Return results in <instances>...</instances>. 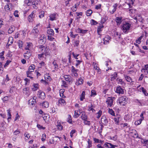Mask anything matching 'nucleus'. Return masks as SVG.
Returning a JSON list of instances; mask_svg holds the SVG:
<instances>
[{
  "mask_svg": "<svg viewBox=\"0 0 148 148\" xmlns=\"http://www.w3.org/2000/svg\"><path fill=\"white\" fill-rule=\"evenodd\" d=\"M38 1L36 0H25V2L28 6L34 5L33 7H35L38 4Z\"/></svg>",
  "mask_w": 148,
  "mask_h": 148,
  "instance_id": "nucleus-3",
  "label": "nucleus"
},
{
  "mask_svg": "<svg viewBox=\"0 0 148 148\" xmlns=\"http://www.w3.org/2000/svg\"><path fill=\"white\" fill-rule=\"evenodd\" d=\"M87 142L88 144V148L91 147L92 146V141H91L90 139H88Z\"/></svg>",
  "mask_w": 148,
  "mask_h": 148,
  "instance_id": "nucleus-56",
  "label": "nucleus"
},
{
  "mask_svg": "<svg viewBox=\"0 0 148 148\" xmlns=\"http://www.w3.org/2000/svg\"><path fill=\"white\" fill-rule=\"evenodd\" d=\"M148 64H146L145 65V66L144 68H143L142 70H141V71L142 72H143V71H147V73H148Z\"/></svg>",
  "mask_w": 148,
  "mask_h": 148,
  "instance_id": "nucleus-37",
  "label": "nucleus"
},
{
  "mask_svg": "<svg viewBox=\"0 0 148 148\" xmlns=\"http://www.w3.org/2000/svg\"><path fill=\"white\" fill-rule=\"evenodd\" d=\"M64 89H61L60 90V97H62L64 98L65 96L64 95Z\"/></svg>",
  "mask_w": 148,
  "mask_h": 148,
  "instance_id": "nucleus-36",
  "label": "nucleus"
},
{
  "mask_svg": "<svg viewBox=\"0 0 148 148\" xmlns=\"http://www.w3.org/2000/svg\"><path fill=\"white\" fill-rule=\"evenodd\" d=\"M4 54V51H3V52L0 53V58L2 60H3L4 57L3 56Z\"/></svg>",
  "mask_w": 148,
  "mask_h": 148,
  "instance_id": "nucleus-62",
  "label": "nucleus"
},
{
  "mask_svg": "<svg viewBox=\"0 0 148 148\" xmlns=\"http://www.w3.org/2000/svg\"><path fill=\"white\" fill-rule=\"evenodd\" d=\"M93 65L94 69L97 70V71L98 73H101V69L97 66V65L96 63L93 62Z\"/></svg>",
  "mask_w": 148,
  "mask_h": 148,
  "instance_id": "nucleus-22",
  "label": "nucleus"
},
{
  "mask_svg": "<svg viewBox=\"0 0 148 148\" xmlns=\"http://www.w3.org/2000/svg\"><path fill=\"white\" fill-rule=\"evenodd\" d=\"M114 120L116 124H119V118H114Z\"/></svg>",
  "mask_w": 148,
  "mask_h": 148,
  "instance_id": "nucleus-58",
  "label": "nucleus"
},
{
  "mask_svg": "<svg viewBox=\"0 0 148 148\" xmlns=\"http://www.w3.org/2000/svg\"><path fill=\"white\" fill-rule=\"evenodd\" d=\"M20 133V132L19 130H16L14 132V135H17L18 134H19Z\"/></svg>",
  "mask_w": 148,
  "mask_h": 148,
  "instance_id": "nucleus-64",
  "label": "nucleus"
},
{
  "mask_svg": "<svg viewBox=\"0 0 148 148\" xmlns=\"http://www.w3.org/2000/svg\"><path fill=\"white\" fill-rule=\"evenodd\" d=\"M35 66L34 64H32L30 66L29 68V70H34L35 68Z\"/></svg>",
  "mask_w": 148,
  "mask_h": 148,
  "instance_id": "nucleus-61",
  "label": "nucleus"
},
{
  "mask_svg": "<svg viewBox=\"0 0 148 148\" xmlns=\"http://www.w3.org/2000/svg\"><path fill=\"white\" fill-rule=\"evenodd\" d=\"M85 92L84 91H83L80 95V101H82L84 99H85Z\"/></svg>",
  "mask_w": 148,
  "mask_h": 148,
  "instance_id": "nucleus-34",
  "label": "nucleus"
},
{
  "mask_svg": "<svg viewBox=\"0 0 148 148\" xmlns=\"http://www.w3.org/2000/svg\"><path fill=\"white\" fill-rule=\"evenodd\" d=\"M34 88H33L32 89L34 91H36L38 89V84H33Z\"/></svg>",
  "mask_w": 148,
  "mask_h": 148,
  "instance_id": "nucleus-39",
  "label": "nucleus"
},
{
  "mask_svg": "<svg viewBox=\"0 0 148 148\" xmlns=\"http://www.w3.org/2000/svg\"><path fill=\"white\" fill-rule=\"evenodd\" d=\"M47 33L49 35L53 36L54 34V32L53 30L51 29H49L47 30Z\"/></svg>",
  "mask_w": 148,
  "mask_h": 148,
  "instance_id": "nucleus-26",
  "label": "nucleus"
},
{
  "mask_svg": "<svg viewBox=\"0 0 148 148\" xmlns=\"http://www.w3.org/2000/svg\"><path fill=\"white\" fill-rule=\"evenodd\" d=\"M57 16V14H51L49 16V19L51 21H53L56 20V17Z\"/></svg>",
  "mask_w": 148,
  "mask_h": 148,
  "instance_id": "nucleus-21",
  "label": "nucleus"
},
{
  "mask_svg": "<svg viewBox=\"0 0 148 148\" xmlns=\"http://www.w3.org/2000/svg\"><path fill=\"white\" fill-rule=\"evenodd\" d=\"M80 114V112L79 110L75 111L74 115L73 116V117L74 118H77L78 117Z\"/></svg>",
  "mask_w": 148,
  "mask_h": 148,
  "instance_id": "nucleus-33",
  "label": "nucleus"
},
{
  "mask_svg": "<svg viewBox=\"0 0 148 148\" xmlns=\"http://www.w3.org/2000/svg\"><path fill=\"white\" fill-rule=\"evenodd\" d=\"M46 38L45 36L43 34L39 38L38 42L39 43L41 44H44L45 42Z\"/></svg>",
  "mask_w": 148,
  "mask_h": 148,
  "instance_id": "nucleus-8",
  "label": "nucleus"
},
{
  "mask_svg": "<svg viewBox=\"0 0 148 148\" xmlns=\"http://www.w3.org/2000/svg\"><path fill=\"white\" fill-rule=\"evenodd\" d=\"M142 37L140 36L138 39L136 40V42L137 43L139 44L141 42V40L142 39Z\"/></svg>",
  "mask_w": 148,
  "mask_h": 148,
  "instance_id": "nucleus-57",
  "label": "nucleus"
},
{
  "mask_svg": "<svg viewBox=\"0 0 148 148\" xmlns=\"http://www.w3.org/2000/svg\"><path fill=\"white\" fill-rule=\"evenodd\" d=\"M116 81L118 82V84H123L124 83V82L123 81L122 79H121L117 78Z\"/></svg>",
  "mask_w": 148,
  "mask_h": 148,
  "instance_id": "nucleus-54",
  "label": "nucleus"
},
{
  "mask_svg": "<svg viewBox=\"0 0 148 148\" xmlns=\"http://www.w3.org/2000/svg\"><path fill=\"white\" fill-rule=\"evenodd\" d=\"M36 11H33L28 17V20L30 22H32L33 21L35 16Z\"/></svg>",
  "mask_w": 148,
  "mask_h": 148,
  "instance_id": "nucleus-5",
  "label": "nucleus"
},
{
  "mask_svg": "<svg viewBox=\"0 0 148 148\" xmlns=\"http://www.w3.org/2000/svg\"><path fill=\"white\" fill-rule=\"evenodd\" d=\"M84 80L81 77L79 78L76 82L75 84L77 86H79L82 84L83 83Z\"/></svg>",
  "mask_w": 148,
  "mask_h": 148,
  "instance_id": "nucleus-20",
  "label": "nucleus"
},
{
  "mask_svg": "<svg viewBox=\"0 0 148 148\" xmlns=\"http://www.w3.org/2000/svg\"><path fill=\"white\" fill-rule=\"evenodd\" d=\"M140 92H142L145 95L147 96V93L146 92V90L143 87H142L140 88Z\"/></svg>",
  "mask_w": 148,
  "mask_h": 148,
  "instance_id": "nucleus-38",
  "label": "nucleus"
},
{
  "mask_svg": "<svg viewBox=\"0 0 148 148\" xmlns=\"http://www.w3.org/2000/svg\"><path fill=\"white\" fill-rule=\"evenodd\" d=\"M110 39V37L109 36H106L103 39V44L105 45H107L109 43V40Z\"/></svg>",
  "mask_w": 148,
  "mask_h": 148,
  "instance_id": "nucleus-13",
  "label": "nucleus"
},
{
  "mask_svg": "<svg viewBox=\"0 0 148 148\" xmlns=\"http://www.w3.org/2000/svg\"><path fill=\"white\" fill-rule=\"evenodd\" d=\"M81 117L82 119L84 121L87 119V116L84 112L82 113Z\"/></svg>",
  "mask_w": 148,
  "mask_h": 148,
  "instance_id": "nucleus-32",
  "label": "nucleus"
},
{
  "mask_svg": "<svg viewBox=\"0 0 148 148\" xmlns=\"http://www.w3.org/2000/svg\"><path fill=\"white\" fill-rule=\"evenodd\" d=\"M72 80L71 76L65 75V85L66 84H70L72 82Z\"/></svg>",
  "mask_w": 148,
  "mask_h": 148,
  "instance_id": "nucleus-11",
  "label": "nucleus"
},
{
  "mask_svg": "<svg viewBox=\"0 0 148 148\" xmlns=\"http://www.w3.org/2000/svg\"><path fill=\"white\" fill-rule=\"evenodd\" d=\"M108 113L112 116H115V113L114 111L112 109L109 108Z\"/></svg>",
  "mask_w": 148,
  "mask_h": 148,
  "instance_id": "nucleus-40",
  "label": "nucleus"
},
{
  "mask_svg": "<svg viewBox=\"0 0 148 148\" xmlns=\"http://www.w3.org/2000/svg\"><path fill=\"white\" fill-rule=\"evenodd\" d=\"M31 56V53L29 51H27L24 54V56L26 59H29Z\"/></svg>",
  "mask_w": 148,
  "mask_h": 148,
  "instance_id": "nucleus-18",
  "label": "nucleus"
},
{
  "mask_svg": "<svg viewBox=\"0 0 148 148\" xmlns=\"http://www.w3.org/2000/svg\"><path fill=\"white\" fill-rule=\"evenodd\" d=\"M56 126L59 130H61L62 129L63 127L60 123L57 122Z\"/></svg>",
  "mask_w": 148,
  "mask_h": 148,
  "instance_id": "nucleus-44",
  "label": "nucleus"
},
{
  "mask_svg": "<svg viewBox=\"0 0 148 148\" xmlns=\"http://www.w3.org/2000/svg\"><path fill=\"white\" fill-rule=\"evenodd\" d=\"M24 135L25 136V140H27L28 138H30V136L29 135V134H26V133H25Z\"/></svg>",
  "mask_w": 148,
  "mask_h": 148,
  "instance_id": "nucleus-60",
  "label": "nucleus"
},
{
  "mask_svg": "<svg viewBox=\"0 0 148 148\" xmlns=\"http://www.w3.org/2000/svg\"><path fill=\"white\" fill-rule=\"evenodd\" d=\"M102 113V111L101 110H99L98 112L97 113V118L99 119L101 116Z\"/></svg>",
  "mask_w": 148,
  "mask_h": 148,
  "instance_id": "nucleus-47",
  "label": "nucleus"
},
{
  "mask_svg": "<svg viewBox=\"0 0 148 148\" xmlns=\"http://www.w3.org/2000/svg\"><path fill=\"white\" fill-rule=\"evenodd\" d=\"M32 32L34 34H36V37H37V36H38L37 34L39 32V30L36 27H35L34 29L32 30Z\"/></svg>",
  "mask_w": 148,
  "mask_h": 148,
  "instance_id": "nucleus-30",
  "label": "nucleus"
},
{
  "mask_svg": "<svg viewBox=\"0 0 148 148\" xmlns=\"http://www.w3.org/2000/svg\"><path fill=\"white\" fill-rule=\"evenodd\" d=\"M142 121L143 119H140L139 120H138L137 121H136L135 122V124L136 125H138L141 124Z\"/></svg>",
  "mask_w": 148,
  "mask_h": 148,
  "instance_id": "nucleus-46",
  "label": "nucleus"
},
{
  "mask_svg": "<svg viewBox=\"0 0 148 148\" xmlns=\"http://www.w3.org/2000/svg\"><path fill=\"white\" fill-rule=\"evenodd\" d=\"M130 24L128 22H125L123 23L121 25V29L122 30L124 33H127L128 32L130 27Z\"/></svg>",
  "mask_w": 148,
  "mask_h": 148,
  "instance_id": "nucleus-2",
  "label": "nucleus"
},
{
  "mask_svg": "<svg viewBox=\"0 0 148 148\" xmlns=\"http://www.w3.org/2000/svg\"><path fill=\"white\" fill-rule=\"evenodd\" d=\"M52 64L53 65V66L55 67V70H56V69H57L58 67V65L57 64L56 62L55 61H54L53 62Z\"/></svg>",
  "mask_w": 148,
  "mask_h": 148,
  "instance_id": "nucleus-50",
  "label": "nucleus"
},
{
  "mask_svg": "<svg viewBox=\"0 0 148 148\" xmlns=\"http://www.w3.org/2000/svg\"><path fill=\"white\" fill-rule=\"evenodd\" d=\"M4 9L6 11L8 12V11H9L10 10V8H9V5H6L5 6Z\"/></svg>",
  "mask_w": 148,
  "mask_h": 148,
  "instance_id": "nucleus-63",
  "label": "nucleus"
},
{
  "mask_svg": "<svg viewBox=\"0 0 148 148\" xmlns=\"http://www.w3.org/2000/svg\"><path fill=\"white\" fill-rule=\"evenodd\" d=\"M114 35L116 37L120 38H121V34L117 32H116L114 33Z\"/></svg>",
  "mask_w": 148,
  "mask_h": 148,
  "instance_id": "nucleus-49",
  "label": "nucleus"
},
{
  "mask_svg": "<svg viewBox=\"0 0 148 148\" xmlns=\"http://www.w3.org/2000/svg\"><path fill=\"white\" fill-rule=\"evenodd\" d=\"M46 138V135L45 134H43L42 136L41 140L42 141H44Z\"/></svg>",
  "mask_w": 148,
  "mask_h": 148,
  "instance_id": "nucleus-59",
  "label": "nucleus"
},
{
  "mask_svg": "<svg viewBox=\"0 0 148 148\" xmlns=\"http://www.w3.org/2000/svg\"><path fill=\"white\" fill-rule=\"evenodd\" d=\"M104 27V26L102 25H100L98 26L97 31V32L99 34V33L101 32L102 30V28H103Z\"/></svg>",
  "mask_w": 148,
  "mask_h": 148,
  "instance_id": "nucleus-35",
  "label": "nucleus"
},
{
  "mask_svg": "<svg viewBox=\"0 0 148 148\" xmlns=\"http://www.w3.org/2000/svg\"><path fill=\"white\" fill-rule=\"evenodd\" d=\"M103 146L107 148H114L117 146L116 145H112L111 143L108 142H106Z\"/></svg>",
  "mask_w": 148,
  "mask_h": 148,
  "instance_id": "nucleus-10",
  "label": "nucleus"
},
{
  "mask_svg": "<svg viewBox=\"0 0 148 148\" xmlns=\"http://www.w3.org/2000/svg\"><path fill=\"white\" fill-rule=\"evenodd\" d=\"M42 116L45 121L47 119V118L49 117L48 115L45 114H44L42 115Z\"/></svg>",
  "mask_w": 148,
  "mask_h": 148,
  "instance_id": "nucleus-51",
  "label": "nucleus"
},
{
  "mask_svg": "<svg viewBox=\"0 0 148 148\" xmlns=\"http://www.w3.org/2000/svg\"><path fill=\"white\" fill-rule=\"evenodd\" d=\"M115 21L117 23V25H119L122 21V17H116L115 18Z\"/></svg>",
  "mask_w": 148,
  "mask_h": 148,
  "instance_id": "nucleus-19",
  "label": "nucleus"
},
{
  "mask_svg": "<svg viewBox=\"0 0 148 148\" xmlns=\"http://www.w3.org/2000/svg\"><path fill=\"white\" fill-rule=\"evenodd\" d=\"M45 49L44 50L43 48L40 51H41L42 53H43L46 56L47 55H49V50L47 49V47H45Z\"/></svg>",
  "mask_w": 148,
  "mask_h": 148,
  "instance_id": "nucleus-16",
  "label": "nucleus"
},
{
  "mask_svg": "<svg viewBox=\"0 0 148 148\" xmlns=\"http://www.w3.org/2000/svg\"><path fill=\"white\" fill-rule=\"evenodd\" d=\"M132 116L129 114L125 115L124 117V119L126 121L129 122L132 119Z\"/></svg>",
  "mask_w": 148,
  "mask_h": 148,
  "instance_id": "nucleus-15",
  "label": "nucleus"
},
{
  "mask_svg": "<svg viewBox=\"0 0 148 148\" xmlns=\"http://www.w3.org/2000/svg\"><path fill=\"white\" fill-rule=\"evenodd\" d=\"M117 76V74L116 72H114L113 74L111 75L110 78L111 81H113L115 79Z\"/></svg>",
  "mask_w": 148,
  "mask_h": 148,
  "instance_id": "nucleus-24",
  "label": "nucleus"
},
{
  "mask_svg": "<svg viewBox=\"0 0 148 148\" xmlns=\"http://www.w3.org/2000/svg\"><path fill=\"white\" fill-rule=\"evenodd\" d=\"M32 44L31 42L27 43V45L25 47L26 50H30L32 48Z\"/></svg>",
  "mask_w": 148,
  "mask_h": 148,
  "instance_id": "nucleus-17",
  "label": "nucleus"
},
{
  "mask_svg": "<svg viewBox=\"0 0 148 148\" xmlns=\"http://www.w3.org/2000/svg\"><path fill=\"white\" fill-rule=\"evenodd\" d=\"M49 103L48 102L45 101L41 104L42 107L45 108H47L49 106Z\"/></svg>",
  "mask_w": 148,
  "mask_h": 148,
  "instance_id": "nucleus-31",
  "label": "nucleus"
},
{
  "mask_svg": "<svg viewBox=\"0 0 148 148\" xmlns=\"http://www.w3.org/2000/svg\"><path fill=\"white\" fill-rule=\"evenodd\" d=\"M13 38L12 37H10L9 38L7 44V45L9 46L11 45L13 42Z\"/></svg>",
  "mask_w": 148,
  "mask_h": 148,
  "instance_id": "nucleus-27",
  "label": "nucleus"
},
{
  "mask_svg": "<svg viewBox=\"0 0 148 148\" xmlns=\"http://www.w3.org/2000/svg\"><path fill=\"white\" fill-rule=\"evenodd\" d=\"M97 95L96 92L95 90H92L91 91V96L94 97Z\"/></svg>",
  "mask_w": 148,
  "mask_h": 148,
  "instance_id": "nucleus-45",
  "label": "nucleus"
},
{
  "mask_svg": "<svg viewBox=\"0 0 148 148\" xmlns=\"http://www.w3.org/2000/svg\"><path fill=\"white\" fill-rule=\"evenodd\" d=\"M38 96L41 99H43L45 97V94L43 92H42L41 91H39L38 92Z\"/></svg>",
  "mask_w": 148,
  "mask_h": 148,
  "instance_id": "nucleus-14",
  "label": "nucleus"
},
{
  "mask_svg": "<svg viewBox=\"0 0 148 148\" xmlns=\"http://www.w3.org/2000/svg\"><path fill=\"white\" fill-rule=\"evenodd\" d=\"M18 45L20 48H21L23 47L22 42L21 41H19L18 42Z\"/></svg>",
  "mask_w": 148,
  "mask_h": 148,
  "instance_id": "nucleus-53",
  "label": "nucleus"
},
{
  "mask_svg": "<svg viewBox=\"0 0 148 148\" xmlns=\"http://www.w3.org/2000/svg\"><path fill=\"white\" fill-rule=\"evenodd\" d=\"M65 103V100L64 99L60 98L58 100V103L61 105L64 104Z\"/></svg>",
  "mask_w": 148,
  "mask_h": 148,
  "instance_id": "nucleus-41",
  "label": "nucleus"
},
{
  "mask_svg": "<svg viewBox=\"0 0 148 148\" xmlns=\"http://www.w3.org/2000/svg\"><path fill=\"white\" fill-rule=\"evenodd\" d=\"M15 27L13 25H11L8 30V32L9 34H11L15 30Z\"/></svg>",
  "mask_w": 148,
  "mask_h": 148,
  "instance_id": "nucleus-23",
  "label": "nucleus"
},
{
  "mask_svg": "<svg viewBox=\"0 0 148 148\" xmlns=\"http://www.w3.org/2000/svg\"><path fill=\"white\" fill-rule=\"evenodd\" d=\"M115 99L114 97H108L106 103L108 105V107H111L113 105L114 99Z\"/></svg>",
  "mask_w": 148,
  "mask_h": 148,
  "instance_id": "nucleus-4",
  "label": "nucleus"
},
{
  "mask_svg": "<svg viewBox=\"0 0 148 148\" xmlns=\"http://www.w3.org/2000/svg\"><path fill=\"white\" fill-rule=\"evenodd\" d=\"M10 109L7 110V112L8 113V122H9V119H11V113L10 112Z\"/></svg>",
  "mask_w": 148,
  "mask_h": 148,
  "instance_id": "nucleus-43",
  "label": "nucleus"
},
{
  "mask_svg": "<svg viewBox=\"0 0 148 148\" xmlns=\"http://www.w3.org/2000/svg\"><path fill=\"white\" fill-rule=\"evenodd\" d=\"M88 110L89 111L92 110V112H94L95 111V110L93 109V106L92 104H91L90 106L88 107Z\"/></svg>",
  "mask_w": 148,
  "mask_h": 148,
  "instance_id": "nucleus-55",
  "label": "nucleus"
},
{
  "mask_svg": "<svg viewBox=\"0 0 148 148\" xmlns=\"http://www.w3.org/2000/svg\"><path fill=\"white\" fill-rule=\"evenodd\" d=\"M133 18L135 20L134 22L137 23L138 21L140 22H142L143 20L142 18L141 17V15L140 14H139L137 15L136 16H133Z\"/></svg>",
  "mask_w": 148,
  "mask_h": 148,
  "instance_id": "nucleus-6",
  "label": "nucleus"
},
{
  "mask_svg": "<svg viewBox=\"0 0 148 148\" xmlns=\"http://www.w3.org/2000/svg\"><path fill=\"white\" fill-rule=\"evenodd\" d=\"M66 121L70 124H72V118L71 116L70 115H68L67 118L66 119Z\"/></svg>",
  "mask_w": 148,
  "mask_h": 148,
  "instance_id": "nucleus-25",
  "label": "nucleus"
},
{
  "mask_svg": "<svg viewBox=\"0 0 148 148\" xmlns=\"http://www.w3.org/2000/svg\"><path fill=\"white\" fill-rule=\"evenodd\" d=\"M84 123L86 125H90V121H88L87 120L84 121Z\"/></svg>",
  "mask_w": 148,
  "mask_h": 148,
  "instance_id": "nucleus-52",
  "label": "nucleus"
},
{
  "mask_svg": "<svg viewBox=\"0 0 148 148\" xmlns=\"http://www.w3.org/2000/svg\"><path fill=\"white\" fill-rule=\"evenodd\" d=\"M124 77L127 82L130 83H132L133 82L132 78L130 76L125 75Z\"/></svg>",
  "mask_w": 148,
  "mask_h": 148,
  "instance_id": "nucleus-29",
  "label": "nucleus"
},
{
  "mask_svg": "<svg viewBox=\"0 0 148 148\" xmlns=\"http://www.w3.org/2000/svg\"><path fill=\"white\" fill-rule=\"evenodd\" d=\"M39 17L40 18L43 17L44 16L45 12L43 11H41L39 13Z\"/></svg>",
  "mask_w": 148,
  "mask_h": 148,
  "instance_id": "nucleus-48",
  "label": "nucleus"
},
{
  "mask_svg": "<svg viewBox=\"0 0 148 148\" xmlns=\"http://www.w3.org/2000/svg\"><path fill=\"white\" fill-rule=\"evenodd\" d=\"M127 98L125 96L120 97L117 100V103L122 106H125L127 103Z\"/></svg>",
  "mask_w": 148,
  "mask_h": 148,
  "instance_id": "nucleus-1",
  "label": "nucleus"
},
{
  "mask_svg": "<svg viewBox=\"0 0 148 148\" xmlns=\"http://www.w3.org/2000/svg\"><path fill=\"white\" fill-rule=\"evenodd\" d=\"M116 92L119 94H124V89L120 86H117L116 87Z\"/></svg>",
  "mask_w": 148,
  "mask_h": 148,
  "instance_id": "nucleus-9",
  "label": "nucleus"
},
{
  "mask_svg": "<svg viewBox=\"0 0 148 148\" xmlns=\"http://www.w3.org/2000/svg\"><path fill=\"white\" fill-rule=\"evenodd\" d=\"M76 31L78 33L84 34L86 32L87 30H82L79 28H78L77 29Z\"/></svg>",
  "mask_w": 148,
  "mask_h": 148,
  "instance_id": "nucleus-28",
  "label": "nucleus"
},
{
  "mask_svg": "<svg viewBox=\"0 0 148 148\" xmlns=\"http://www.w3.org/2000/svg\"><path fill=\"white\" fill-rule=\"evenodd\" d=\"M101 122L104 125H107L108 123L107 119L105 116H102L101 119Z\"/></svg>",
  "mask_w": 148,
  "mask_h": 148,
  "instance_id": "nucleus-7",
  "label": "nucleus"
},
{
  "mask_svg": "<svg viewBox=\"0 0 148 148\" xmlns=\"http://www.w3.org/2000/svg\"><path fill=\"white\" fill-rule=\"evenodd\" d=\"M78 71V70L75 69L73 66H72L71 72L75 76L77 77L78 75V74L77 73Z\"/></svg>",
  "mask_w": 148,
  "mask_h": 148,
  "instance_id": "nucleus-12",
  "label": "nucleus"
},
{
  "mask_svg": "<svg viewBox=\"0 0 148 148\" xmlns=\"http://www.w3.org/2000/svg\"><path fill=\"white\" fill-rule=\"evenodd\" d=\"M92 13V11L91 10H89L86 11V15L87 16H90L91 15Z\"/></svg>",
  "mask_w": 148,
  "mask_h": 148,
  "instance_id": "nucleus-42",
  "label": "nucleus"
}]
</instances>
